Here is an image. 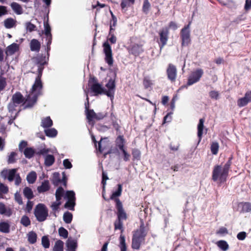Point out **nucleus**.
Returning <instances> with one entry per match:
<instances>
[{
	"label": "nucleus",
	"mask_w": 251,
	"mask_h": 251,
	"mask_svg": "<svg viewBox=\"0 0 251 251\" xmlns=\"http://www.w3.org/2000/svg\"><path fill=\"white\" fill-rule=\"evenodd\" d=\"M39 74L36 78L34 83L30 89L29 92H27L26 99L25 102V107H30L32 106L36 102L37 97L41 94L42 89V84L40 79L41 71L42 68L39 66Z\"/></svg>",
	"instance_id": "1"
},
{
	"label": "nucleus",
	"mask_w": 251,
	"mask_h": 251,
	"mask_svg": "<svg viewBox=\"0 0 251 251\" xmlns=\"http://www.w3.org/2000/svg\"><path fill=\"white\" fill-rule=\"evenodd\" d=\"M230 166V162L228 161L224 166H215L212 172L213 180L220 183L225 182L226 179Z\"/></svg>",
	"instance_id": "2"
},
{
	"label": "nucleus",
	"mask_w": 251,
	"mask_h": 251,
	"mask_svg": "<svg viewBox=\"0 0 251 251\" xmlns=\"http://www.w3.org/2000/svg\"><path fill=\"white\" fill-rule=\"evenodd\" d=\"M147 234L144 225L142 224L139 229L137 230L133 234L132 242V248L134 249H139L141 242L144 240Z\"/></svg>",
	"instance_id": "3"
},
{
	"label": "nucleus",
	"mask_w": 251,
	"mask_h": 251,
	"mask_svg": "<svg viewBox=\"0 0 251 251\" xmlns=\"http://www.w3.org/2000/svg\"><path fill=\"white\" fill-rule=\"evenodd\" d=\"M34 214L38 221L43 222L48 216V211L43 204H38L36 207Z\"/></svg>",
	"instance_id": "4"
},
{
	"label": "nucleus",
	"mask_w": 251,
	"mask_h": 251,
	"mask_svg": "<svg viewBox=\"0 0 251 251\" xmlns=\"http://www.w3.org/2000/svg\"><path fill=\"white\" fill-rule=\"evenodd\" d=\"M203 74L201 69H197L191 73L187 82V85L190 86L198 82Z\"/></svg>",
	"instance_id": "5"
},
{
	"label": "nucleus",
	"mask_w": 251,
	"mask_h": 251,
	"mask_svg": "<svg viewBox=\"0 0 251 251\" xmlns=\"http://www.w3.org/2000/svg\"><path fill=\"white\" fill-rule=\"evenodd\" d=\"M191 23L183 28L181 30V38L182 40V46H188L190 42V25Z\"/></svg>",
	"instance_id": "6"
},
{
	"label": "nucleus",
	"mask_w": 251,
	"mask_h": 251,
	"mask_svg": "<svg viewBox=\"0 0 251 251\" xmlns=\"http://www.w3.org/2000/svg\"><path fill=\"white\" fill-rule=\"evenodd\" d=\"M64 198L67 200V201L65 204V207L70 210H73L75 205V194L73 191H67Z\"/></svg>",
	"instance_id": "7"
},
{
	"label": "nucleus",
	"mask_w": 251,
	"mask_h": 251,
	"mask_svg": "<svg viewBox=\"0 0 251 251\" xmlns=\"http://www.w3.org/2000/svg\"><path fill=\"white\" fill-rule=\"evenodd\" d=\"M103 52L105 54V61L109 66H112L113 63V58L111 48L107 42L103 43Z\"/></svg>",
	"instance_id": "8"
},
{
	"label": "nucleus",
	"mask_w": 251,
	"mask_h": 251,
	"mask_svg": "<svg viewBox=\"0 0 251 251\" xmlns=\"http://www.w3.org/2000/svg\"><path fill=\"white\" fill-rule=\"evenodd\" d=\"M64 189L62 187H59L56 191L55 197L56 201L53 202L51 205V207L53 211L57 210L61 204L60 200L64 194Z\"/></svg>",
	"instance_id": "9"
},
{
	"label": "nucleus",
	"mask_w": 251,
	"mask_h": 251,
	"mask_svg": "<svg viewBox=\"0 0 251 251\" xmlns=\"http://www.w3.org/2000/svg\"><path fill=\"white\" fill-rule=\"evenodd\" d=\"M166 73L169 80L172 82L176 81L177 76V70L175 65L169 64L166 70Z\"/></svg>",
	"instance_id": "10"
},
{
	"label": "nucleus",
	"mask_w": 251,
	"mask_h": 251,
	"mask_svg": "<svg viewBox=\"0 0 251 251\" xmlns=\"http://www.w3.org/2000/svg\"><path fill=\"white\" fill-rule=\"evenodd\" d=\"M160 41L161 45L160 48L161 50L167 44L168 39L169 29L168 27H165L160 30L159 32Z\"/></svg>",
	"instance_id": "11"
},
{
	"label": "nucleus",
	"mask_w": 251,
	"mask_h": 251,
	"mask_svg": "<svg viewBox=\"0 0 251 251\" xmlns=\"http://www.w3.org/2000/svg\"><path fill=\"white\" fill-rule=\"evenodd\" d=\"M115 201L116 202V208L118 210V220H126V214L123 208L122 202L119 199H115Z\"/></svg>",
	"instance_id": "12"
},
{
	"label": "nucleus",
	"mask_w": 251,
	"mask_h": 251,
	"mask_svg": "<svg viewBox=\"0 0 251 251\" xmlns=\"http://www.w3.org/2000/svg\"><path fill=\"white\" fill-rule=\"evenodd\" d=\"M107 90H105V94L112 100L114 98L115 84L112 79H110L106 85Z\"/></svg>",
	"instance_id": "13"
},
{
	"label": "nucleus",
	"mask_w": 251,
	"mask_h": 251,
	"mask_svg": "<svg viewBox=\"0 0 251 251\" xmlns=\"http://www.w3.org/2000/svg\"><path fill=\"white\" fill-rule=\"evenodd\" d=\"M44 32L47 41V46L48 50H50V45L51 43L52 35L51 34V28L48 22H44Z\"/></svg>",
	"instance_id": "14"
},
{
	"label": "nucleus",
	"mask_w": 251,
	"mask_h": 251,
	"mask_svg": "<svg viewBox=\"0 0 251 251\" xmlns=\"http://www.w3.org/2000/svg\"><path fill=\"white\" fill-rule=\"evenodd\" d=\"M17 170L16 169H13L11 170H5L2 171L1 176L4 178H7L9 181H12L16 176L17 175L16 172Z\"/></svg>",
	"instance_id": "15"
},
{
	"label": "nucleus",
	"mask_w": 251,
	"mask_h": 251,
	"mask_svg": "<svg viewBox=\"0 0 251 251\" xmlns=\"http://www.w3.org/2000/svg\"><path fill=\"white\" fill-rule=\"evenodd\" d=\"M85 111L86 117L88 122L90 125L93 126L94 121L96 120L97 113H96L93 110H89L86 105H85Z\"/></svg>",
	"instance_id": "16"
},
{
	"label": "nucleus",
	"mask_w": 251,
	"mask_h": 251,
	"mask_svg": "<svg viewBox=\"0 0 251 251\" xmlns=\"http://www.w3.org/2000/svg\"><path fill=\"white\" fill-rule=\"evenodd\" d=\"M204 119H200L199 120V124L198 125V136L199 138V143H200L201 140L202 135L204 130Z\"/></svg>",
	"instance_id": "17"
},
{
	"label": "nucleus",
	"mask_w": 251,
	"mask_h": 251,
	"mask_svg": "<svg viewBox=\"0 0 251 251\" xmlns=\"http://www.w3.org/2000/svg\"><path fill=\"white\" fill-rule=\"evenodd\" d=\"M91 89L95 95L105 94V90L102 87L101 85L98 83H94L91 87Z\"/></svg>",
	"instance_id": "18"
},
{
	"label": "nucleus",
	"mask_w": 251,
	"mask_h": 251,
	"mask_svg": "<svg viewBox=\"0 0 251 251\" xmlns=\"http://www.w3.org/2000/svg\"><path fill=\"white\" fill-rule=\"evenodd\" d=\"M19 50V45L16 43H13L8 46L6 49L5 53L7 55H11Z\"/></svg>",
	"instance_id": "19"
},
{
	"label": "nucleus",
	"mask_w": 251,
	"mask_h": 251,
	"mask_svg": "<svg viewBox=\"0 0 251 251\" xmlns=\"http://www.w3.org/2000/svg\"><path fill=\"white\" fill-rule=\"evenodd\" d=\"M50 183L48 180H44L42 184L37 187V191L39 193H43L50 189Z\"/></svg>",
	"instance_id": "20"
},
{
	"label": "nucleus",
	"mask_w": 251,
	"mask_h": 251,
	"mask_svg": "<svg viewBox=\"0 0 251 251\" xmlns=\"http://www.w3.org/2000/svg\"><path fill=\"white\" fill-rule=\"evenodd\" d=\"M40 43L36 39H32L30 44V48L31 51H39L40 49Z\"/></svg>",
	"instance_id": "21"
},
{
	"label": "nucleus",
	"mask_w": 251,
	"mask_h": 251,
	"mask_svg": "<svg viewBox=\"0 0 251 251\" xmlns=\"http://www.w3.org/2000/svg\"><path fill=\"white\" fill-rule=\"evenodd\" d=\"M13 11L17 14L20 15L23 12L22 6L18 3L13 2L10 4Z\"/></svg>",
	"instance_id": "22"
},
{
	"label": "nucleus",
	"mask_w": 251,
	"mask_h": 251,
	"mask_svg": "<svg viewBox=\"0 0 251 251\" xmlns=\"http://www.w3.org/2000/svg\"><path fill=\"white\" fill-rule=\"evenodd\" d=\"M3 23L4 26L6 28H11L16 26V21L12 18H9L5 19Z\"/></svg>",
	"instance_id": "23"
},
{
	"label": "nucleus",
	"mask_w": 251,
	"mask_h": 251,
	"mask_svg": "<svg viewBox=\"0 0 251 251\" xmlns=\"http://www.w3.org/2000/svg\"><path fill=\"white\" fill-rule=\"evenodd\" d=\"M108 146L107 139L106 138L101 139L99 143V151L102 152Z\"/></svg>",
	"instance_id": "24"
},
{
	"label": "nucleus",
	"mask_w": 251,
	"mask_h": 251,
	"mask_svg": "<svg viewBox=\"0 0 251 251\" xmlns=\"http://www.w3.org/2000/svg\"><path fill=\"white\" fill-rule=\"evenodd\" d=\"M135 0H122L121 6L123 10L126 11L127 8L134 3Z\"/></svg>",
	"instance_id": "25"
},
{
	"label": "nucleus",
	"mask_w": 251,
	"mask_h": 251,
	"mask_svg": "<svg viewBox=\"0 0 251 251\" xmlns=\"http://www.w3.org/2000/svg\"><path fill=\"white\" fill-rule=\"evenodd\" d=\"M67 247L69 251H75L76 242L74 240L68 239L66 242Z\"/></svg>",
	"instance_id": "26"
},
{
	"label": "nucleus",
	"mask_w": 251,
	"mask_h": 251,
	"mask_svg": "<svg viewBox=\"0 0 251 251\" xmlns=\"http://www.w3.org/2000/svg\"><path fill=\"white\" fill-rule=\"evenodd\" d=\"M217 246L223 251H226L229 249V245L225 240H220L216 243Z\"/></svg>",
	"instance_id": "27"
},
{
	"label": "nucleus",
	"mask_w": 251,
	"mask_h": 251,
	"mask_svg": "<svg viewBox=\"0 0 251 251\" xmlns=\"http://www.w3.org/2000/svg\"><path fill=\"white\" fill-rule=\"evenodd\" d=\"M0 231L7 233L10 231V225L8 223L3 222L0 223Z\"/></svg>",
	"instance_id": "28"
},
{
	"label": "nucleus",
	"mask_w": 251,
	"mask_h": 251,
	"mask_svg": "<svg viewBox=\"0 0 251 251\" xmlns=\"http://www.w3.org/2000/svg\"><path fill=\"white\" fill-rule=\"evenodd\" d=\"M119 247L121 249V251H126V239L124 235L122 234L120 235L119 238Z\"/></svg>",
	"instance_id": "29"
},
{
	"label": "nucleus",
	"mask_w": 251,
	"mask_h": 251,
	"mask_svg": "<svg viewBox=\"0 0 251 251\" xmlns=\"http://www.w3.org/2000/svg\"><path fill=\"white\" fill-rule=\"evenodd\" d=\"M12 102L17 105L23 101V96L20 93H16L12 98Z\"/></svg>",
	"instance_id": "30"
},
{
	"label": "nucleus",
	"mask_w": 251,
	"mask_h": 251,
	"mask_svg": "<svg viewBox=\"0 0 251 251\" xmlns=\"http://www.w3.org/2000/svg\"><path fill=\"white\" fill-rule=\"evenodd\" d=\"M142 51V47L138 45L133 46L130 50V52L134 55H138Z\"/></svg>",
	"instance_id": "31"
},
{
	"label": "nucleus",
	"mask_w": 251,
	"mask_h": 251,
	"mask_svg": "<svg viewBox=\"0 0 251 251\" xmlns=\"http://www.w3.org/2000/svg\"><path fill=\"white\" fill-rule=\"evenodd\" d=\"M0 214L10 216L12 214V211L10 209L6 208L4 204L0 203Z\"/></svg>",
	"instance_id": "32"
},
{
	"label": "nucleus",
	"mask_w": 251,
	"mask_h": 251,
	"mask_svg": "<svg viewBox=\"0 0 251 251\" xmlns=\"http://www.w3.org/2000/svg\"><path fill=\"white\" fill-rule=\"evenodd\" d=\"M52 125V121L50 117H47L42 120L41 126L44 128L49 127Z\"/></svg>",
	"instance_id": "33"
},
{
	"label": "nucleus",
	"mask_w": 251,
	"mask_h": 251,
	"mask_svg": "<svg viewBox=\"0 0 251 251\" xmlns=\"http://www.w3.org/2000/svg\"><path fill=\"white\" fill-rule=\"evenodd\" d=\"M36 178V173L34 171L29 173L26 176L27 182L30 184L33 183L35 181Z\"/></svg>",
	"instance_id": "34"
},
{
	"label": "nucleus",
	"mask_w": 251,
	"mask_h": 251,
	"mask_svg": "<svg viewBox=\"0 0 251 251\" xmlns=\"http://www.w3.org/2000/svg\"><path fill=\"white\" fill-rule=\"evenodd\" d=\"M28 241L30 244H34L36 242L37 240V234L33 231H30L28 232L27 235Z\"/></svg>",
	"instance_id": "35"
},
{
	"label": "nucleus",
	"mask_w": 251,
	"mask_h": 251,
	"mask_svg": "<svg viewBox=\"0 0 251 251\" xmlns=\"http://www.w3.org/2000/svg\"><path fill=\"white\" fill-rule=\"evenodd\" d=\"M63 242L60 240H57L54 244L53 251H63Z\"/></svg>",
	"instance_id": "36"
},
{
	"label": "nucleus",
	"mask_w": 251,
	"mask_h": 251,
	"mask_svg": "<svg viewBox=\"0 0 251 251\" xmlns=\"http://www.w3.org/2000/svg\"><path fill=\"white\" fill-rule=\"evenodd\" d=\"M249 102H251L245 95L244 97L238 99L237 100V105L239 107H243L246 106Z\"/></svg>",
	"instance_id": "37"
},
{
	"label": "nucleus",
	"mask_w": 251,
	"mask_h": 251,
	"mask_svg": "<svg viewBox=\"0 0 251 251\" xmlns=\"http://www.w3.org/2000/svg\"><path fill=\"white\" fill-rule=\"evenodd\" d=\"M54 157L52 155H47L45 157V164L47 166H50L54 162Z\"/></svg>",
	"instance_id": "38"
},
{
	"label": "nucleus",
	"mask_w": 251,
	"mask_h": 251,
	"mask_svg": "<svg viewBox=\"0 0 251 251\" xmlns=\"http://www.w3.org/2000/svg\"><path fill=\"white\" fill-rule=\"evenodd\" d=\"M23 193L24 196L28 200L33 197V192L30 188L26 187L24 189Z\"/></svg>",
	"instance_id": "39"
},
{
	"label": "nucleus",
	"mask_w": 251,
	"mask_h": 251,
	"mask_svg": "<svg viewBox=\"0 0 251 251\" xmlns=\"http://www.w3.org/2000/svg\"><path fill=\"white\" fill-rule=\"evenodd\" d=\"M46 135L50 137H54L57 134V130L54 128H48L45 130Z\"/></svg>",
	"instance_id": "40"
},
{
	"label": "nucleus",
	"mask_w": 251,
	"mask_h": 251,
	"mask_svg": "<svg viewBox=\"0 0 251 251\" xmlns=\"http://www.w3.org/2000/svg\"><path fill=\"white\" fill-rule=\"evenodd\" d=\"M153 81L149 76H146L143 80V85L146 89L150 88L153 85Z\"/></svg>",
	"instance_id": "41"
},
{
	"label": "nucleus",
	"mask_w": 251,
	"mask_h": 251,
	"mask_svg": "<svg viewBox=\"0 0 251 251\" xmlns=\"http://www.w3.org/2000/svg\"><path fill=\"white\" fill-rule=\"evenodd\" d=\"M34 153V150L31 148H26L24 151L25 156L27 158H31L33 156Z\"/></svg>",
	"instance_id": "42"
},
{
	"label": "nucleus",
	"mask_w": 251,
	"mask_h": 251,
	"mask_svg": "<svg viewBox=\"0 0 251 251\" xmlns=\"http://www.w3.org/2000/svg\"><path fill=\"white\" fill-rule=\"evenodd\" d=\"M118 190L113 192L112 195L110 197V199L113 200L117 197H119L121 196L122 191V186L121 184H118Z\"/></svg>",
	"instance_id": "43"
},
{
	"label": "nucleus",
	"mask_w": 251,
	"mask_h": 251,
	"mask_svg": "<svg viewBox=\"0 0 251 251\" xmlns=\"http://www.w3.org/2000/svg\"><path fill=\"white\" fill-rule=\"evenodd\" d=\"M42 245L45 249H48L50 246V240L47 236H44L42 238Z\"/></svg>",
	"instance_id": "44"
},
{
	"label": "nucleus",
	"mask_w": 251,
	"mask_h": 251,
	"mask_svg": "<svg viewBox=\"0 0 251 251\" xmlns=\"http://www.w3.org/2000/svg\"><path fill=\"white\" fill-rule=\"evenodd\" d=\"M72 214L69 212H65L63 215V220L67 224L71 223L72 220Z\"/></svg>",
	"instance_id": "45"
},
{
	"label": "nucleus",
	"mask_w": 251,
	"mask_h": 251,
	"mask_svg": "<svg viewBox=\"0 0 251 251\" xmlns=\"http://www.w3.org/2000/svg\"><path fill=\"white\" fill-rule=\"evenodd\" d=\"M116 142L117 146L121 151L125 149L124 148V140L122 136L117 138Z\"/></svg>",
	"instance_id": "46"
},
{
	"label": "nucleus",
	"mask_w": 251,
	"mask_h": 251,
	"mask_svg": "<svg viewBox=\"0 0 251 251\" xmlns=\"http://www.w3.org/2000/svg\"><path fill=\"white\" fill-rule=\"evenodd\" d=\"M219 144L216 142H214L211 145V151L213 154H217L219 151Z\"/></svg>",
	"instance_id": "47"
},
{
	"label": "nucleus",
	"mask_w": 251,
	"mask_h": 251,
	"mask_svg": "<svg viewBox=\"0 0 251 251\" xmlns=\"http://www.w3.org/2000/svg\"><path fill=\"white\" fill-rule=\"evenodd\" d=\"M151 7V4L149 0H144L142 10L143 12L147 14L148 13Z\"/></svg>",
	"instance_id": "48"
},
{
	"label": "nucleus",
	"mask_w": 251,
	"mask_h": 251,
	"mask_svg": "<svg viewBox=\"0 0 251 251\" xmlns=\"http://www.w3.org/2000/svg\"><path fill=\"white\" fill-rule=\"evenodd\" d=\"M58 233L59 235L61 237H62L63 238H67L68 235V231L63 227H61L58 229Z\"/></svg>",
	"instance_id": "49"
},
{
	"label": "nucleus",
	"mask_w": 251,
	"mask_h": 251,
	"mask_svg": "<svg viewBox=\"0 0 251 251\" xmlns=\"http://www.w3.org/2000/svg\"><path fill=\"white\" fill-rule=\"evenodd\" d=\"M132 154L134 159L139 160L141 156L140 151L136 149H134L132 151Z\"/></svg>",
	"instance_id": "50"
},
{
	"label": "nucleus",
	"mask_w": 251,
	"mask_h": 251,
	"mask_svg": "<svg viewBox=\"0 0 251 251\" xmlns=\"http://www.w3.org/2000/svg\"><path fill=\"white\" fill-rule=\"evenodd\" d=\"M21 224L25 226H27L30 224V221L28 217L24 216L21 220Z\"/></svg>",
	"instance_id": "51"
},
{
	"label": "nucleus",
	"mask_w": 251,
	"mask_h": 251,
	"mask_svg": "<svg viewBox=\"0 0 251 251\" xmlns=\"http://www.w3.org/2000/svg\"><path fill=\"white\" fill-rule=\"evenodd\" d=\"M8 187L5 184L0 183V193L6 194L8 192Z\"/></svg>",
	"instance_id": "52"
},
{
	"label": "nucleus",
	"mask_w": 251,
	"mask_h": 251,
	"mask_svg": "<svg viewBox=\"0 0 251 251\" xmlns=\"http://www.w3.org/2000/svg\"><path fill=\"white\" fill-rule=\"evenodd\" d=\"M219 93L215 90L211 91L209 92V96L212 99L218 100L219 98Z\"/></svg>",
	"instance_id": "53"
},
{
	"label": "nucleus",
	"mask_w": 251,
	"mask_h": 251,
	"mask_svg": "<svg viewBox=\"0 0 251 251\" xmlns=\"http://www.w3.org/2000/svg\"><path fill=\"white\" fill-rule=\"evenodd\" d=\"M114 226L115 229H121L122 232L124 230L123 229V223L122 222V220H117L115 222Z\"/></svg>",
	"instance_id": "54"
},
{
	"label": "nucleus",
	"mask_w": 251,
	"mask_h": 251,
	"mask_svg": "<svg viewBox=\"0 0 251 251\" xmlns=\"http://www.w3.org/2000/svg\"><path fill=\"white\" fill-rule=\"evenodd\" d=\"M35 59L37 63L40 65V66H43L46 63L45 57H37V58H36Z\"/></svg>",
	"instance_id": "55"
},
{
	"label": "nucleus",
	"mask_w": 251,
	"mask_h": 251,
	"mask_svg": "<svg viewBox=\"0 0 251 251\" xmlns=\"http://www.w3.org/2000/svg\"><path fill=\"white\" fill-rule=\"evenodd\" d=\"M64 167L66 169H70L72 168V164L68 159H64L63 161Z\"/></svg>",
	"instance_id": "56"
},
{
	"label": "nucleus",
	"mask_w": 251,
	"mask_h": 251,
	"mask_svg": "<svg viewBox=\"0 0 251 251\" xmlns=\"http://www.w3.org/2000/svg\"><path fill=\"white\" fill-rule=\"evenodd\" d=\"M17 155V153L15 152H11L10 154L8 156V163H13L15 161V157Z\"/></svg>",
	"instance_id": "57"
},
{
	"label": "nucleus",
	"mask_w": 251,
	"mask_h": 251,
	"mask_svg": "<svg viewBox=\"0 0 251 251\" xmlns=\"http://www.w3.org/2000/svg\"><path fill=\"white\" fill-rule=\"evenodd\" d=\"M242 210L243 211L248 212L251 210V203L246 202L243 204Z\"/></svg>",
	"instance_id": "58"
},
{
	"label": "nucleus",
	"mask_w": 251,
	"mask_h": 251,
	"mask_svg": "<svg viewBox=\"0 0 251 251\" xmlns=\"http://www.w3.org/2000/svg\"><path fill=\"white\" fill-rule=\"evenodd\" d=\"M108 40L111 42V43L115 44L116 42L117 38L113 33H109L108 36Z\"/></svg>",
	"instance_id": "59"
},
{
	"label": "nucleus",
	"mask_w": 251,
	"mask_h": 251,
	"mask_svg": "<svg viewBox=\"0 0 251 251\" xmlns=\"http://www.w3.org/2000/svg\"><path fill=\"white\" fill-rule=\"evenodd\" d=\"M247 236V233L244 231L239 232L237 235V238L239 240H244Z\"/></svg>",
	"instance_id": "60"
},
{
	"label": "nucleus",
	"mask_w": 251,
	"mask_h": 251,
	"mask_svg": "<svg viewBox=\"0 0 251 251\" xmlns=\"http://www.w3.org/2000/svg\"><path fill=\"white\" fill-rule=\"evenodd\" d=\"M26 28L27 30L31 32L35 30L36 26L31 23H27L26 24Z\"/></svg>",
	"instance_id": "61"
},
{
	"label": "nucleus",
	"mask_w": 251,
	"mask_h": 251,
	"mask_svg": "<svg viewBox=\"0 0 251 251\" xmlns=\"http://www.w3.org/2000/svg\"><path fill=\"white\" fill-rule=\"evenodd\" d=\"M124 155V160L125 161H127L129 160L130 155L126 151L125 149L121 151Z\"/></svg>",
	"instance_id": "62"
},
{
	"label": "nucleus",
	"mask_w": 251,
	"mask_h": 251,
	"mask_svg": "<svg viewBox=\"0 0 251 251\" xmlns=\"http://www.w3.org/2000/svg\"><path fill=\"white\" fill-rule=\"evenodd\" d=\"M107 115V113L105 112H100L97 113V116L96 117V120H100L103 119Z\"/></svg>",
	"instance_id": "63"
},
{
	"label": "nucleus",
	"mask_w": 251,
	"mask_h": 251,
	"mask_svg": "<svg viewBox=\"0 0 251 251\" xmlns=\"http://www.w3.org/2000/svg\"><path fill=\"white\" fill-rule=\"evenodd\" d=\"M15 199L19 204L23 203L22 199L19 193L17 192L15 194Z\"/></svg>",
	"instance_id": "64"
}]
</instances>
